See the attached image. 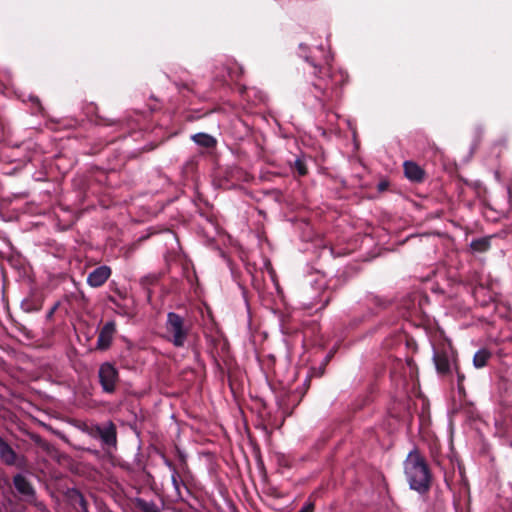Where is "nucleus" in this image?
<instances>
[{
  "label": "nucleus",
  "instance_id": "5701e85b",
  "mask_svg": "<svg viewBox=\"0 0 512 512\" xmlns=\"http://www.w3.org/2000/svg\"><path fill=\"white\" fill-rule=\"evenodd\" d=\"M11 321L14 325V327L27 339H32L34 337L31 330H29L24 324L20 323L19 321L11 318Z\"/></svg>",
  "mask_w": 512,
  "mask_h": 512
},
{
  "label": "nucleus",
  "instance_id": "0eeeda50",
  "mask_svg": "<svg viewBox=\"0 0 512 512\" xmlns=\"http://www.w3.org/2000/svg\"><path fill=\"white\" fill-rule=\"evenodd\" d=\"M116 333V323L108 321L104 324L98 334L96 349L106 351L110 348Z\"/></svg>",
  "mask_w": 512,
  "mask_h": 512
},
{
  "label": "nucleus",
  "instance_id": "dca6fc26",
  "mask_svg": "<svg viewBox=\"0 0 512 512\" xmlns=\"http://www.w3.org/2000/svg\"><path fill=\"white\" fill-rule=\"evenodd\" d=\"M493 236L482 237L472 240L470 247L473 251L483 253L490 249Z\"/></svg>",
  "mask_w": 512,
  "mask_h": 512
},
{
  "label": "nucleus",
  "instance_id": "20e7f679",
  "mask_svg": "<svg viewBox=\"0 0 512 512\" xmlns=\"http://www.w3.org/2000/svg\"><path fill=\"white\" fill-rule=\"evenodd\" d=\"M99 383L104 393L113 394L120 381L117 368L110 362H104L98 370Z\"/></svg>",
  "mask_w": 512,
  "mask_h": 512
},
{
  "label": "nucleus",
  "instance_id": "9b49d317",
  "mask_svg": "<svg viewBox=\"0 0 512 512\" xmlns=\"http://www.w3.org/2000/svg\"><path fill=\"white\" fill-rule=\"evenodd\" d=\"M405 177L413 183H423L426 179L425 170L414 161L403 163Z\"/></svg>",
  "mask_w": 512,
  "mask_h": 512
},
{
  "label": "nucleus",
  "instance_id": "7c9ffc66",
  "mask_svg": "<svg viewBox=\"0 0 512 512\" xmlns=\"http://www.w3.org/2000/svg\"><path fill=\"white\" fill-rule=\"evenodd\" d=\"M299 47H300V49H302V50H306V49H307V46H306L305 44H300V46H299Z\"/></svg>",
  "mask_w": 512,
  "mask_h": 512
},
{
  "label": "nucleus",
  "instance_id": "9d476101",
  "mask_svg": "<svg viewBox=\"0 0 512 512\" xmlns=\"http://www.w3.org/2000/svg\"><path fill=\"white\" fill-rule=\"evenodd\" d=\"M433 361L439 375L448 376L451 374V361L447 350H436L434 352Z\"/></svg>",
  "mask_w": 512,
  "mask_h": 512
},
{
  "label": "nucleus",
  "instance_id": "ddd939ff",
  "mask_svg": "<svg viewBox=\"0 0 512 512\" xmlns=\"http://www.w3.org/2000/svg\"><path fill=\"white\" fill-rule=\"evenodd\" d=\"M13 484L15 489L20 493L21 495L30 497L35 496V489L30 483V481L23 476L22 474H16L13 477Z\"/></svg>",
  "mask_w": 512,
  "mask_h": 512
},
{
  "label": "nucleus",
  "instance_id": "b1692460",
  "mask_svg": "<svg viewBox=\"0 0 512 512\" xmlns=\"http://www.w3.org/2000/svg\"><path fill=\"white\" fill-rule=\"evenodd\" d=\"M174 85L176 86V88L179 91V93L182 94L184 97L186 96L184 94V91H186L188 93H194V89L191 86V84H189V83L175 81Z\"/></svg>",
  "mask_w": 512,
  "mask_h": 512
},
{
  "label": "nucleus",
  "instance_id": "aec40b11",
  "mask_svg": "<svg viewBox=\"0 0 512 512\" xmlns=\"http://www.w3.org/2000/svg\"><path fill=\"white\" fill-rule=\"evenodd\" d=\"M95 125L97 126H120V121L117 119L107 118L105 116L96 115Z\"/></svg>",
  "mask_w": 512,
  "mask_h": 512
},
{
  "label": "nucleus",
  "instance_id": "6ab92c4d",
  "mask_svg": "<svg viewBox=\"0 0 512 512\" xmlns=\"http://www.w3.org/2000/svg\"><path fill=\"white\" fill-rule=\"evenodd\" d=\"M291 168L300 177H304V176H306L308 174V168H307L306 162L302 158H297L294 161L293 165H291Z\"/></svg>",
  "mask_w": 512,
  "mask_h": 512
},
{
  "label": "nucleus",
  "instance_id": "c85d7f7f",
  "mask_svg": "<svg viewBox=\"0 0 512 512\" xmlns=\"http://www.w3.org/2000/svg\"><path fill=\"white\" fill-rule=\"evenodd\" d=\"M165 465L174 473V471H178L176 465L167 457H163Z\"/></svg>",
  "mask_w": 512,
  "mask_h": 512
},
{
  "label": "nucleus",
  "instance_id": "a211bd4d",
  "mask_svg": "<svg viewBox=\"0 0 512 512\" xmlns=\"http://www.w3.org/2000/svg\"><path fill=\"white\" fill-rule=\"evenodd\" d=\"M135 506L141 512H161L158 505L153 501H146L142 498L135 499Z\"/></svg>",
  "mask_w": 512,
  "mask_h": 512
},
{
  "label": "nucleus",
  "instance_id": "393cba45",
  "mask_svg": "<svg viewBox=\"0 0 512 512\" xmlns=\"http://www.w3.org/2000/svg\"><path fill=\"white\" fill-rule=\"evenodd\" d=\"M158 281V277L156 275H147L141 278L140 283L144 288H148L153 286Z\"/></svg>",
  "mask_w": 512,
  "mask_h": 512
},
{
  "label": "nucleus",
  "instance_id": "4468645a",
  "mask_svg": "<svg viewBox=\"0 0 512 512\" xmlns=\"http://www.w3.org/2000/svg\"><path fill=\"white\" fill-rule=\"evenodd\" d=\"M43 299L37 295H30L21 302V309L26 313L37 312L41 310Z\"/></svg>",
  "mask_w": 512,
  "mask_h": 512
},
{
  "label": "nucleus",
  "instance_id": "2f4dec72",
  "mask_svg": "<svg viewBox=\"0 0 512 512\" xmlns=\"http://www.w3.org/2000/svg\"><path fill=\"white\" fill-rule=\"evenodd\" d=\"M226 69H227V72H228L229 76H230L231 78H233V77H232V75H231V73H232L231 68H226Z\"/></svg>",
  "mask_w": 512,
  "mask_h": 512
},
{
  "label": "nucleus",
  "instance_id": "f3484780",
  "mask_svg": "<svg viewBox=\"0 0 512 512\" xmlns=\"http://www.w3.org/2000/svg\"><path fill=\"white\" fill-rule=\"evenodd\" d=\"M492 354L487 349L478 350L473 357V365L480 369L487 365L488 360L491 358Z\"/></svg>",
  "mask_w": 512,
  "mask_h": 512
},
{
  "label": "nucleus",
  "instance_id": "f03ea898",
  "mask_svg": "<svg viewBox=\"0 0 512 512\" xmlns=\"http://www.w3.org/2000/svg\"><path fill=\"white\" fill-rule=\"evenodd\" d=\"M404 473L412 490L421 495L429 492L432 484V473L426 459L417 449L410 451L404 461Z\"/></svg>",
  "mask_w": 512,
  "mask_h": 512
},
{
  "label": "nucleus",
  "instance_id": "a878e982",
  "mask_svg": "<svg viewBox=\"0 0 512 512\" xmlns=\"http://www.w3.org/2000/svg\"><path fill=\"white\" fill-rule=\"evenodd\" d=\"M454 369H455V371H456L457 379H458V390H459V392H462V391H464L463 381H464V379H465V376H464V374L459 370V368H458V366H457L456 361H454Z\"/></svg>",
  "mask_w": 512,
  "mask_h": 512
},
{
  "label": "nucleus",
  "instance_id": "72a5a7b5",
  "mask_svg": "<svg viewBox=\"0 0 512 512\" xmlns=\"http://www.w3.org/2000/svg\"><path fill=\"white\" fill-rule=\"evenodd\" d=\"M81 298H82L84 301H86V297H85V295H84V293H83V292H81Z\"/></svg>",
  "mask_w": 512,
  "mask_h": 512
},
{
  "label": "nucleus",
  "instance_id": "6e6552de",
  "mask_svg": "<svg viewBox=\"0 0 512 512\" xmlns=\"http://www.w3.org/2000/svg\"><path fill=\"white\" fill-rule=\"evenodd\" d=\"M97 435L102 441L103 445L115 448L117 445V428L116 425L109 421L102 426L96 427Z\"/></svg>",
  "mask_w": 512,
  "mask_h": 512
},
{
  "label": "nucleus",
  "instance_id": "7ed1b4c3",
  "mask_svg": "<svg viewBox=\"0 0 512 512\" xmlns=\"http://www.w3.org/2000/svg\"><path fill=\"white\" fill-rule=\"evenodd\" d=\"M165 329L168 335V340L175 347L180 348L185 345L190 332V327L182 316L175 312H169L167 314Z\"/></svg>",
  "mask_w": 512,
  "mask_h": 512
},
{
  "label": "nucleus",
  "instance_id": "423d86ee",
  "mask_svg": "<svg viewBox=\"0 0 512 512\" xmlns=\"http://www.w3.org/2000/svg\"><path fill=\"white\" fill-rule=\"evenodd\" d=\"M0 459L7 466L23 467V457L14 451L10 444L0 436Z\"/></svg>",
  "mask_w": 512,
  "mask_h": 512
},
{
  "label": "nucleus",
  "instance_id": "bb28decb",
  "mask_svg": "<svg viewBox=\"0 0 512 512\" xmlns=\"http://www.w3.org/2000/svg\"><path fill=\"white\" fill-rule=\"evenodd\" d=\"M389 181L384 179V180H381L378 184H377V190L379 192H384L386 191L388 188H389Z\"/></svg>",
  "mask_w": 512,
  "mask_h": 512
},
{
  "label": "nucleus",
  "instance_id": "2eb2a0df",
  "mask_svg": "<svg viewBox=\"0 0 512 512\" xmlns=\"http://www.w3.org/2000/svg\"><path fill=\"white\" fill-rule=\"evenodd\" d=\"M191 139L199 146L204 147L208 150L215 149L217 146V140L212 135L207 133L194 134Z\"/></svg>",
  "mask_w": 512,
  "mask_h": 512
},
{
  "label": "nucleus",
  "instance_id": "412c9836",
  "mask_svg": "<svg viewBox=\"0 0 512 512\" xmlns=\"http://www.w3.org/2000/svg\"><path fill=\"white\" fill-rule=\"evenodd\" d=\"M108 301L113 304L115 307H116V311L118 314L120 315H128L129 314V311H128V308L126 307V305L120 303L118 301V299L112 295H109L107 297Z\"/></svg>",
  "mask_w": 512,
  "mask_h": 512
},
{
  "label": "nucleus",
  "instance_id": "c756f323",
  "mask_svg": "<svg viewBox=\"0 0 512 512\" xmlns=\"http://www.w3.org/2000/svg\"><path fill=\"white\" fill-rule=\"evenodd\" d=\"M116 292H117V294L119 295V297H120L121 299H125V298H126V294L122 293V292H121V291H119V290H116Z\"/></svg>",
  "mask_w": 512,
  "mask_h": 512
},
{
  "label": "nucleus",
  "instance_id": "473e14b6",
  "mask_svg": "<svg viewBox=\"0 0 512 512\" xmlns=\"http://www.w3.org/2000/svg\"><path fill=\"white\" fill-rule=\"evenodd\" d=\"M328 303H329V298H327V299L325 300V302H324V304H323V307L327 306V305H328Z\"/></svg>",
  "mask_w": 512,
  "mask_h": 512
},
{
  "label": "nucleus",
  "instance_id": "f8f14e48",
  "mask_svg": "<svg viewBox=\"0 0 512 512\" xmlns=\"http://www.w3.org/2000/svg\"><path fill=\"white\" fill-rule=\"evenodd\" d=\"M67 498L77 512H89L88 503L84 495L78 489H69L67 491Z\"/></svg>",
  "mask_w": 512,
  "mask_h": 512
},
{
  "label": "nucleus",
  "instance_id": "cd10ccee",
  "mask_svg": "<svg viewBox=\"0 0 512 512\" xmlns=\"http://www.w3.org/2000/svg\"><path fill=\"white\" fill-rule=\"evenodd\" d=\"M58 307H59V303H56V304H54V305L50 308V310H49V311L47 312V314H46V319H47V320H51V319L53 318L54 313L56 312V310L58 309Z\"/></svg>",
  "mask_w": 512,
  "mask_h": 512
},
{
  "label": "nucleus",
  "instance_id": "4be33fe9",
  "mask_svg": "<svg viewBox=\"0 0 512 512\" xmlns=\"http://www.w3.org/2000/svg\"><path fill=\"white\" fill-rule=\"evenodd\" d=\"M171 481H172V484H173V487L176 491V494L179 498H182L181 496V492H180V486L181 485H185V483L181 480V477H180V474L178 471H174V473H172L171 475Z\"/></svg>",
  "mask_w": 512,
  "mask_h": 512
},
{
  "label": "nucleus",
  "instance_id": "f257e3e1",
  "mask_svg": "<svg viewBox=\"0 0 512 512\" xmlns=\"http://www.w3.org/2000/svg\"><path fill=\"white\" fill-rule=\"evenodd\" d=\"M316 80L312 83L315 98L322 109L331 111L342 99V88L349 80L348 74L343 70H333L331 67H318L312 63Z\"/></svg>",
  "mask_w": 512,
  "mask_h": 512
},
{
  "label": "nucleus",
  "instance_id": "39448f33",
  "mask_svg": "<svg viewBox=\"0 0 512 512\" xmlns=\"http://www.w3.org/2000/svg\"><path fill=\"white\" fill-rule=\"evenodd\" d=\"M210 354L217 367L220 368L218 358H225L229 354L230 344L226 338L221 335L210 337Z\"/></svg>",
  "mask_w": 512,
  "mask_h": 512
},
{
  "label": "nucleus",
  "instance_id": "1a4fd4ad",
  "mask_svg": "<svg viewBox=\"0 0 512 512\" xmlns=\"http://www.w3.org/2000/svg\"><path fill=\"white\" fill-rule=\"evenodd\" d=\"M112 270L109 266L102 265L95 268L87 276V284L92 288L103 286L110 278Z\"/></svg>",
  "mask_w": 512,
  "mask_h": 512
}]
</instances>
